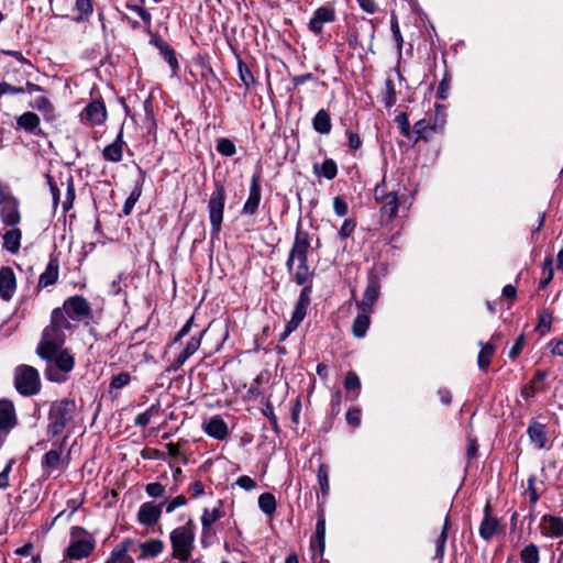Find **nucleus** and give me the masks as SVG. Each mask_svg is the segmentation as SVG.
<instances>
[{
    "mask_svg": "<svg viewBox=\"0 0 563 563\" xmlns=\"http://www.w3.org/2000/svg\"><path fill=\"white\" fill-rule=\"evenodd\" d=\"M311 249V235L302 229L300 222L296 228L292 245L286 261L287 272L292 282L302 288L312 289L314 269L308 263V253Z\"/></svg>",
    "mask_w": 563,
    "mask_h": 563,
    "instance_id": "f257e3e1",
    "label": "nucleus"
},
{
    "mask_svg": "<svg viewBox=\"0 0 563 563\" xmlns=\"http://www.w3.org/2000/svg\"><path fill=\"white\" fill-rule=\"evenodd\" d=\"M225 198L227 191L224 185L220 181H216L214 190L212 191L208 202V211L212 233H219L221 231Z\"/></svg>",
    "mask_w": 563,
    "mask_h": 563,
    "instance_id": "f8f14e48",
    "label": "nucleus"
},
{
    "mask_svg": "<svg viewBox=\"0 0 563 563\" xmlns=\"http://www.w3.org/2000/svg\"><path fill=\"white\" fill-rule=\"evenodd\" d=\"M479 345L482 349L477 355V365L482 371L487 372L492 363V357L495 354V346L490 342H479Z\"/></svg>",
    "mask_w": 563,
    "mask_h": 563,
    "instance_id": "ea45409f",
    "label": "nucleus"
},
{
    "mask_svg": "<svg viewBox=\"0 0 563 563\" xmlns=\"http://www.w3.org/2000/svg\"><path fill=\"white\" fill-rule=\"evenodd\" d=\"M318 483L323 496H327L330 490L329 484V466L327 464H320L317 472Z\"/></svg>",
    "mask_w": 563,
    "mask_h": 563,
    "instance_id": "3c124183",
    "label": "nucleus"
},
{
    "mask_svg": "<svg viewBox=\"0 0 563 563\" xmlns=\"http://www.w3.org/2000/svg\"><path fill=\"white\" fill-rule=\"evenodd\" d=\"M80 122L88 126L101 125L106 122L108 112L102 99L91 100L80 112Z\"/></svg>",
    "mask_w": 563,
    "mask_h": 563,
    "instance_id": "2eb2a0df",
    "label": "nucleus"
},
{
    "mask_svg": "<svg viewBox=\"0 0 563 563\" xmlns=\"http://www.w3.org/2000/svg\"><path fill=\"white\" fill-rule=\"evenodd\" d=\"M131 374L128 372H121L117 375H113L109 384L110 393L114 389H121L128 386L131 383Z\"/></svg>",
    "mask_w": 563,
    "mask_h": 563,
    "instance_id": "603ef678",
    "label": "nucleus"
},
{
    "mask_svg": "<svg viewBox=\"0 0 563 563\" xmlns=\"http://www.w3.org/2000/svg\"><path fill=\"white\" fill-rule=\"evenodd\" d=\"M77 405L71 398H63L52 402L47 415L46 433L56 438L73 423L76 416Z\"/></svg>",
    "mask_w": 563,
    "mask_h": 563,
    "instance_id": "20e7f679",
    "label": "nucleus"
},
{
    "mask_svg": "<svg viewBox=\"0 0 563 563\" xmlns=\"http://www.w3.org/2000/svg\"><path fill=\"white\" fill-rule=\"evenodd\" d=\"M312 128L317 133L329 134L332 130L330 113L324 109H320L312 119Z\"/></svg>",
    "mask_w": 563,
    "mask_h": 563,
    "instance_id": "f704fd0d",
    "label": "nucleus"
},
{
    "mask_svg": "<svg viewBox=\"0 0 563 563\" xmlns=\"http://www.w3.org/2000/svg\"><path fill=\"white\" fill-rule=\"evenodd\" d=\"M163 504H155L154 501L143 503L137 511V522L144 527H154L162 517Z\"/></svg>",
    "mask_w": 563,
    "mask_h": 563,
    "instance_id": "f3484780",
    "label": "nucleus"
},
{
    "mask_svg": "<svg viewBox=\"0 0 563 563\" xmlns=\"http://www.w3.org/2000/svg\"><path fill=\"white\" fill-rule=\"evenodd\" d=\"M444 125L443 110L440 106H437L433 114H427L413 124V137L411 140L415 144L419 141L429 142L435 134L443 132Z\"/></svg>",
    "mask_w": 563,
    "mask_h": 563,
    "instance_id": "0eeeda50",
    "label": "nucleus"
},
{
    "mask_svg": "<svg viewBox=\"0 0 563 563\" xmlns=\"http://www.w3.org/2000/svg\"><path fill=\"white\" fill-rule=\"evenodd\" d=\"M202 430L216 440H224L229 434L228 424L220 416H213L203 422Z\"/></svg>",
    "mask_w": 563,
    "mask_h": 563,
    "instance_id": "a878e982",
    "label": "nucleus"
},
{
    "mask_svg": "<svg viewBox=\"0 0 563 563\" xmlns=\"http://www.w3.org/2000/svg\"><path fill=\"white\" fill-rule=\"evenodd\" d=\"M74 21L77 23L88 22L93 13L92 0H76L74 4Z\"/></svg>",
    "mask_w": 563,
    "mask_h": 563,
    "instance_id": "72a5a7b5",
    "label": "nucleus"
},
{
    "mask_svg": "<svg viewBox=\"0 0 563 563\" xmlns=\"http://www.w3.org/2000/svg\"><path fill=\"white\" fill-rule=\"evenodd\" d=\"M552 323V314L548 310H542L538 316L537 330L542 334L549 332Z\"/></svg>",
    "mask_w": 563,
    "mask_h": 563,
    "instance_id": "13d9d810",
    "label": "nucleus"
},
{
    "mask_svg": "<svg viewBox=\"0 0 563 563\" xmlns=\"http://www.w3.org/2000/svg\"><path fill=\"white\" fill-rule=\"evenodd\" d=\"M150 44L155 46L162 57L166 60V63L169 65L172 70H176L179 67L178 59L176 56L175 49L159 35L157 34H151Z\"/></svg>",
    "mask_w": 563,
    "mask_h": 563,
    "instance_id": "b1692460",
    "label": "nucleus"
},
{
    "mask_svg": "<svg viewBox=\"0 0 563 563\" xmlns=\"http://www.w3.org/2000/svg\"><path fill=\"white\" fill-rule=\"evenodd\" d=\"M46 362L44 371L47 380L63 384L68 380L75 367V357L69 349L64 346L55 349L51 357H41Z\"/></svg>",
    "mask_w": 563,
    "mask_h": 563,
    "instance_id": "39448f33",
    "label": "nucleus"
},
{
    "mask_svg": "<svg viewBox=\"0 0 563 563\" xmlns=\"http://www.w3.org/2000/svg\"><path fill=\"white\" fill-rule=\"evenodd\" d=\"M126 8L136 12L140 15V18L142 19V21L145 24V26L147 27V30H150L151 23H152V15L146 9H144L143 5L128 3Z\"/></svg>",
    "mask_w": 563,
    "mask_h": 563,
    "instance_id": "e2e57ef3",
    "label": "nucleus"
},
{
    "mask_svg": "<svg viewBox=\"0 0 563 563\" xmlns=\"http://www.w3.org/2000/svg\"><path fill=\"white\" fill-rule=\"evenodd\" d=\"M238 70L240 80L246 88H250L256 84V80L251 69L241 58L238 59Z\"/></svg>",
    "mask_w": 563,
    "mask_h": 563,
    "instance_id": "de8ad7c7",
    "label": "nucleus"
},
{
    "mask_svg": "<svg viewBox=\"0 0 563 563\" xmlns=\"http://www.w3.org/2000/svg\"><path fill=\"white\" fill-rule=\"evenodd\" d=\"M371 313L372 312H363L362 311L353 320L352 333L355 338L361 339V338L365 336V334L369 328V324H371V318H369Z\"/></svg>",
    "mask_w": 563,
    "mask_h": 563,
    "instance_id": "58836bf2",
    "label": "nucleus"
},
{
    "mask_svg": "<svg viewBox=\"0 0 563 563\" xmlns=\"http://www.w3.org/2000/svg\"><path fill=\"white\" fill-rule=\"evenodd\" d=\"M187 498L185 495H178L175 498H172L170 500H164L162 501L163 507L167 514H172L175 511L178 507L185 506L187 504Z\"/></svg>",
    "mask_w": 563,
    "mask_h": 563,
    "instance_id": "bf43d9fd",
    "label": "nucleus"
},
{
    "mask_svg": "<svg viewBox=\"0 0 563 563\" xmlns=\"http://www.w3.org/2000/svg\"><path fill=\"white\" fill-rule=\"evenodd\" d=\"M313 173L318 177H324L328 180H332L338 175V165L334 159L325 158L321 165H313Z\"/></svg>",
    "mask_w": 563,
    "mask_h": 563,
    "instance_id": "e433bc0d",
    "label": "nucleus"
},
{
    "mask_svg": "<svg viewBox=\"0 0 563 563\" xmlns=\"http://www.w3.org/2000/svg\"><path fill=\"white\" fill-rule=\"evenodd\" d=\"M450 526H451L450 517H449V515H446L442 531L435 540V558H438V559H442L444 555Z\"/></svg>",
    "mask_w": 563,
    "mask_h": 563,
    "instance_id": "37998d69",
    "label": "nucleus"
},
{
    "mask_svg": "<svg viewBox=\"0 0 563 563\" xmlns=\"http://www.w3.org/2000/svg\"><path fill=\"white\" fill-rule=\"evenodd\" d=\"M97 548V540L92 532L81 526L69 529L68 545L63 551V561H81L92 555Z\"/></svg>",
    "mask_w": 563,
    "mask_h": 563,
    "instance_id": "7ed1b4c3",
    "label": "nucleus"
},
{
    "mask_svg": "<svg viewBox=\"0 0 563 563\" xmlns=\"http://www.w3.org/2000/svg\"><path fill=\"white\" fill-rule=\"evenodd\" d=\"M161 411V404L157 401L151 405L144 412L137 415L134 419V424L141 428H145L150 424L151 419L158 415Z\"/></svg>",
    "mask_w": 563,
    "mask_h": 563,
    "instance_id": "79ce46f5",
    "label": "nucleus"
},
{
    "mask_svg": "<svg viewBox=\"0 0 563 563\" xmlns=\"http://www.w3.org/2000/svg\"><path fill=\"white\" fill-rule=\"evenodd\" d=\"M541 532L551 538L563 537V519L558 516L544 515L540 522Z\"/></svg>",
    "mask_w": 563,
    "mask_h": 563,
    "instance_id": "cd10ccee",
    "label": "nucleus"
},
{
    "mask_svg": "<svg viewBox=\"0 0 563 563\" xmlns=\"http://www.w3.org/2000/svg\"><path fill=\"white\" fill-rule=\"evenodd\" d=\"M312 289L310 287L302 288L298 300L295 305V309L291 313L290 320L287 322L284 332L280 334L279 340L285 341L288 335L294 332L302 322L307 314V309L310 305V296H311Z\"/></svg>",
    "mask_w": 563,
    "mask_h": 563,
    "instance_id": "ddd939ff",
    "label": "nucleus"
},
{
    "mask_svg": "<svg viewBox=\"0 0 563 563\" xmlns=\"http://www.w3.org/2000/svg\"><path fill=\"white\" fill-rule=\"evenodd\" d=\"M8 228L2 234V249L11 254H16L21 247L22 230L19 225Z\"/></svg>",
    "mask_w": 563,
    "mask_h": 563,
    "instance_id": "c85d7f7f",
    "label": "nucleus"
},
{
    "mask_svg": "<svg viewBox=\"0 0 563 563\" xmlns=\"http://www.w3.org/2000/svg\"><path fill=\"white\" fill-rule=\"evenodd\" d=\"M67 435H64L60 441L54 444L49 451H47L41 461V467L43 473L48 477L53 471H62L66 468L68 462L63 457V448L66 443Z\"/></svg>",
    "mask_w": 563,
    "mask_h": 563,
    "instance_id": "4468645a",
    "label": "nucleus"
},
{
    "mask_svg": "<svg viewBox=\"0 0 563 563\" xmlns=\"http://www.w3.org/2000/svg\"><path fill=\"white\" fill-rule=\"evenodd\" d=\"M33 109L42 112L46 120L54 119V106L47 97L41 96L34 99L30 104Z\"/></svg>",
    "mask_w": 563,
    "mask_h": 563,
    "instance_id": "a19ab883",
    "label": "nucleus"
},
{
    "mask_svg": "<svg viewBox=\"0 0 563 563\" xmlns=\"http://www.w3.org/2000/svg\"><path fill=\"white\" fill-rule=\"evenodd\" d=\"M165 549V544L159 539H150L139 544V560L154 559L158 556Z\"/></svg>",
    "mask_w": 563,
    "mask_h": 563,
    "instance_id": "2f4dec72",
    "label": "nucleus"
},
{
    "mask_svg": "<svg viewBox=\"0 0 563 563\" xmlns=\"http://www.w3.org/2000/svg\"><path fill=\"white\" fill-rule=\"evenodd\" d=\"M59 277V261L57 256L51 255L45 271L40 275L37 290L54 286Z\"/></svg>",
    "mask_w": 563,
    "mask_h": 563,
    "instance_id": "5701e85b",
    "label": "nucleus"
},
{
    "mask_svg": "<svg viewBox=\"0 0 563 563\" xmlns=\"http://www.w3.org/2000/svg\"><path fill=\"white\" fill-rule=\"evenodd\" d=\"M132 544L133 540L128 538L112 549L110 555L115 563H134V560L128 554Z\"/></svg>",
    "mask_w": 563,
    "mask_h": 563,
    "instance_id": "c9c22d12",
    "label": "nucleus"
},
{
    "mask_svg": "<svg viewBox=\"0 0 563 563\" xmlns=\"http://www.w3.org/2000/svg\"><path fill=\"white\" fill-rule=\"evenodd\" d=\"M499 520L490 515V505L486 504L484 518L478 529L481 538L485 541H489L499 531Z\"/></svg>",
    "mask_w": 563,
    "mask_h": 563,
    "instance_id": "393cba45",
    "label": "nucleus"
},
{
    "mask_svg": "<svg viewBox=\"0 0 563 563\" xmlns=\"http://www.w3.org/2000/svg\"><path fill=\"white\" fill-rule=\"evenodd\" d=\"M527 434L531 441L538 449H544L548 445V433L545 424L540 423L536 420H531L529 427L527 429Z\"/></svg>",
    "mask_w": 563,
    "mask_h": 563,
    "instance_id": "c756f323",
    "label": "nucleus"
},
{
    "mask_svg": "<svg viewBox=\"0 0 563 563\" xmlns=\"http://www.w3.org/2000/svg\"><path fill=\"white\" fill-rule=\"evenodd\" d=\"M126 143L123 140V125L121 126L115 140L102 150V158L109 163H120L123 159V152Z\"/></svg>",
    "mask_w": 563,
    "mask_h": 563,
    "instance_id": "4be33fe9",
    "label": "nucleus"
},
{
    "mask_svg": "<svg viewBox=\"0 0 563 563\" xmlns=\"http://www.w3.org/2000/svg\"><path fill=\"white\" fill-rule=\"evenodd\" d=\"M77 324L68 318H64L59 311L52 310L49 323L43 329L41 340L36 346V354L40 357H51L55 349L64 346L67 332L73 333Z\"/></svg>",
    "mask_w": 563,
    "mask_h": 563,
    "instance_id": "f03ea898",
    "label": "nucleus"
},
{
    "mask_svg": "<svg viewBox=\"0 0 563 563\" xmlns=\"http://www.w3.org/2000/svg\"><path fill=\"white\" fill-rule=\"evenodd\" d=\"M217 151L227 157H231L236 153L235 144L227 137H221L217 141Z\"/></svg>",
    "mask_w": 563,
    "mask_h": 563,
    "instance_id": "6e6d98bb",
    "label": "nucleus"
},
{
    "mask_svg": "<svg viewBox=\"0 0 563 563\" xmlns=\"http://www.w3.org/2000/svg\"><path fill=\"white\" fill-rule=\"evenodd\" d=\"M0 221L3 227H16L22 222L19 199L11 192L10 187L0 181Z\"/></svg>",
    "mask_w": 563,
    "mask_h": 563,
    "instance_id": "9d476101",
    "label": "nucleus"
},
{
    "mask_svg": "<svg viewBox=\"0 0 563 563\" xmlns=\"http://www.w3.org/2000/svg\"><path fill=\"white\" fill-rule=\"evenodd\" d=\"M145 492L148 497L157 499L164 497L166 489L163 484L154 482L145 485Z\"/></svg>",
    "mask_w": 563,
    "mask_h": 563,
    "instance_id": "680f3d73",
    "label": "nucleus"
},
{
    "mask_svg": "<svg viewBox=\"0 0 563 563\" xmlns=\"http://www.w3.org/2000/svg\"><path fill=\"white\" fill-rule=\"evenodd\" d=\"M195 525L191 519H189L184 526L172 530L169 534L173 550L172 556L180 562L188 561L195 549Z\"/></svg>",
    "mask_w": 563,
    "mask_h": 563,
    "instance_id": "423d86ee",
    "label": "nucleus"
},
{
    "mask_svg": "<svg viewBox=\"0 0 563 563\" xmlns=\"http://www.w3.org/2000/svg\"><path fill=\"white\" fill-rule=\"evenodd\" d=\"M20 93H24L23 87L12 86L7 81L0 82V98L3 95H20Z\"/></svg>",
    "mask_w": 563,
    "mask_h": 563,
    "instance_id": "774afa93",
    "label": "nucleus"
},
{
    "mask_svg": "<svg viewBox=\"0 0 563 563\" xmlns=\"http://www.w3.org/2000/svg\"><path fill=\"white\" fill-rule=\"evenodd\" d=\"M520 560L523 563H539V561H540L539 548L533 543L526 545L520 552Z\"/></svg>",
    "mask_w": 563,
    "mask_h": 563,
    "instance_id": "09e8293b",
    "label": "nucleus"
},
{
    "mask_svg": "<svg viewBox=\"0 0 563 563\" xmlns=\"http://www.w3.org/2000/svg\"><path fill=\"white\" fill-rule=\"evenodd\" d=\"M333 210L336 216L345 217L349 212V206L346 201L341 197H334L333 199Z\"/></svg>",
    "mask_w": 563,
    "mask_h": 563,
    "instance_id": "338daca9",
    "label": "nucleus"
},
{
    "mask_svg": "<svg viewBox=\"0 0 563 563\" xmlns=\"http://www.w3.org/2000/svg\"><path fill=\"white\" fill-rule=\"evenodd\" d=\"M383 101L387 108L393 107L397 101L395 85L390 78H387L385 80V92H384Z\"/></svg>",
    "mask_w": 563,
    "mask_h": 563,
    "instance_id": "5fc2aeb1",
    "label": "nucleus"
},
{
    "mask_svg": "<svg viewBox=\"0 0 563 563\" xmlns=\"http://www.w3.org/2000/svg\"><path fill=\"white\" fill-rule=\"evenodd\" d=\"M202 334L203 331L200 332L198 336L194 335L190 338L185 349L173 361L170 369L178 371L185 364V362L198 351L201 344Z\"/></svg>",
    "mask_w": 563,
    "mask_h": 563,
    "instance_id": "bb28decb",
    "label": "nucleus"
},
{
    "mask_svg": "<svg viewBox=\"0 0 563 563\" xmlns=\"http://www.w3.org/2000/svg\"><path fill=\"white\" fill-rule=\"evenodd\" d=\"M54 311H59L63 317L68 318L71 322H84L88 324L92 319V308L88 300L81 295H74L64 300L62 307H56Z\"/></svg>",
    "mask_w": 563,
    "mask_h": 563,
    "instance_id": "1a4fd4ad",
    "label": "nucleus"
},
{
    "mask_svg": "<svg viewBox=\"0 0 563 563\" xmlns=\"http://www.w3.org/2000/svg\"><path fill=\"white\" fill-rule=\"evenodd\" d=\"M40 122V117L36 113L27 111L16 118V129L24 130L25 132L34 135H40L42 133Z\"/></svg>",
    "mask_w": 563,
    "mask_h": 563,
    "instance_id": "7c9ffc66",
    "label": "nucleus"
},
{
    "mask_svg": "<svg viewBox=\"0 0 563 563\" xmlns=\"http://www.w3.org/2000/svg\"><path fill=\"white\" fill-rule=\"evenodd\" d=\"M142 195V183L137 181L136 185L134 186L133 190L131 191L130 196L126 198L124 205H123V208H122V212L124 216H129L135 203L137 202V200L140 199Z\"/></svg>",
    "mask_w": 563,
    "mask_h": 563,
    "instance_id": "49530a36",
    "label": "nucleus"
},
{
    "mask_svg": "<svg viewBox=\"0 0 563 563\" xmlns=\"http://www.w3.org/2000/svg\"><path fill=\"white\" fill-rule=\"evenodd\" d=\"M390 29H391V33H393V37L395 40L396 46H397L398 51H401L402 44H404V38H402L401 32L399 29L398 20L395 14H393L391 19H390Z\"/></svg>",
    "mask_w": 563,
    "mask_h": 563,
    "instance_id": "0e129e2a",
    "label": "nucleus"
},
{
    "mask_svg": "<svg viewBox=\"0 0 563 563\" xmlns=\"http://www.w3.org/2000/svg\"><path fill=\"white\" fill-rule=\"evenodd\" d=\"M346 421L350 426L357 428L361 424V409L352 407L346 412Z\"/></svg>",
    "mask_w": 563,
    "mask_h": 563,
    "instance_id": "69168bd1",
    "label": "nucleus"
},
{
    "mask_svg": "<svg viewBox=\"0 0 563 563\" xmlns=\"http://www.w3.org/2000/svg\"><path fill=\"white\" fill-rule=\"evenodd\" d=\"M379 289L380 285L377 278L369 277L362 300L356 302L357 308L363 312H372L373 306L379 297Z\"/></svg>",
    "mask_w": 563,
    "mask_h": 563,
    "instance_id": "412c9836",
    "label": "nucleus"
},
{
    "mask_svg": "<svg viewBox=\"0 0 563 563\" xmlns=\"http://www.w3.org/2000/svg\"><path fill=\"white\" fill-rule=\"evenodd\" d=\"M66 189L67 190H66L65 200L63 201V211L64 212H67L73 208V203H74V200L76 197L74 179L71 176H69L66 179Z\"/></svg>",
    "mask_w": 563,
    "mask_h": 563,
    "instance_id": "864d4df0",
    "label": "nucleus"
},
{
    "mask_svg": "<svg viewBox=\"0 0 563 563\" xmlns=\"http://www.w3.org/2000/svg\"><path fill=\"white\" fill-rule=\"evenodd\" d=\"M258 507L267 516H272L276 511V498L271 493H263L258 497Z\"/></svg>",
    "mask_w": 563,
    "mask_h": 563,
    "instance_id": "a18cd8bd",
    "label": "nucleus"
},
{
    "mask_svg": "<svg viewBox=\"0 0 563 563\" xmlns=\"http://www.w3.org/2000/svg\"><path fill=\"white\" fill-rule=\"evenodd\" d=\"M262 199L261 174L256 173L251 178L250 191L242 208V213L253 216L256 213Z\"/></svg>",
    "mask_w": 563,
    "mask_h": 563,
    "instance_id": "6ab92c4d",
    "label": "nucleus"
},
{
    "mask_svg": "<svg viewBox=\"0 0 563 563\" xmlns=\"http://www.w3.org/2000/svg\"><path fill=\"white\" fill-rule=\"evenodd\" d=\"M13 385L21 396L31 397L37 395L42 387L38 371L26 364L16 366L13 373Z\"/></svg>",
    "mask_w": 563,
    "mask_h": 563,
    "instance_id": "6e6552de",
    "label": "nucleus"
},
{
    "mask_svg": "<svg viewBox=\"0 0 563 563\" xmlns=\"http://www.w3.org/2000/svg\"><path fill=\"white\" fill-rule=\"evenodd\" d=\"M310 549L313 552V558L319 556L320 561H322L325 550V538L311 537Z\"/></svg>",
    "mask_w": 563,
    "mask_h": 563,
    "instance_id": "052dcab7",
    "label": "nucleus"
},
{
    "mask_svg": "<svg viewBox=\"0 0 563 563\" xmlns=\"http://www.w3.org/2000/svg\"><path fill=\"white\" fill-rule=\"evenodd\" d=\"M355 229H356L355 219H352V218L345 219L338 232L340 240L344 241L347 238L352 236Z\"/></svg>",
    "mask_w": 563,
    "mask_h": 563,
    "instance_id": "4d7b16f0",
    "label": "nucleus"
},
{
    "mask_svg": "<svg viewBox=\"0 0 563 563\" xmlns=\"http://www.w3.org/2000/svg\"><path fill=\"white\" fill-rule=\"evenodd\" d=\"M225 512L222 508V501L219 500V506L209 510L208 508L203 509L201 516V526H202V537L209 534L211 532L212 525L223 518Z\"/></svg>",
    "mask_w": 563,
    "mask_h": 563,
    "instance_id": "473e14b6",
    "label": "nucleus"
},
{
    "mask_svg": "<svg viewBox=\"0 0 563 563\" xmlns=\"http://www.w3.org/2000/svg\"><path fill=\"white\" fill-rule=\"evenodd\" d=\"M548 371L537 369L530 382L523 385L520 389V395L523 399L530 400L539 393H545L549 389V384L545 383Z\"/></svg>",
    "mask_w": 563,
    "mask_h": 563,
    "instance_id": "a211bd4d",
    "label": "nucleus"
},
{
    "mask_svg": "<svg viewBox=\"0 0 563 563\" xmlns=\"http://www.w3.org/2000/svg\"><path fill=\"white\" fill-rule=\"evenodd\" d=\"M336 19L335 9L331 4L321 5L313 12L308 29L314 35H320L323 32L324 23H332Z\"/></svg>",
    "mask_w": 563,
    "mask_h": 563,
    "instance_id": "dca6fc26",
    "label": "nucleus"
},
{
    "mask_svg": "<svg viewBox=\"0 0 563 563\" xmlns=\"http://www.w3.org/2000/svg\"><path fill=\"white\" fill-rule=\"evenodd\" d=\"M344 388L347 391V398L350 400H356L360 396L361 391V380L358 375L350 371L346 373L345 379H344Z\"/></svg>",
    "mask_w": 563,
    "mask_h": 563,
    "instance_id": "4c0bfd02",
    "label": "nucleus"
},
{
    "mask_svg": "<svg viewBox=\"0 0 563 563\" xmlns=\"http://www.w3.org/2000/svg\"><path fill=\"white\" fill-rule=\"evenodd\" d=\"M395 122L397 123V126L401 135L406 136L409 140L413 137V128L411 129L410 126L407 113L401 112L397 114L395 118Z\"/></svg>",
    "mask_w": 563,
    "mask_h": 563,
    "instance_id": "8fccbe9b",
    "label": "nucleus"
},
{
    "mask_svg": "<svg viewBox=\"0 0 563 563\" xmlns=\"http://www.w3.org/2000/svg\"><path fill=\"white\" fill-rule=\"evenodd\" d=\"M374 198L379 206L382 219L391 220L396 218L399 207V196L395 190H389L385 177L376 185L374 189Z\"/></svg>",
    "mask_w": 563,
    "mask_h": 563,
    "instance_id": "9b49d317",
    "label": "nucleus"
},
{
    "mask_svg": "<svg viewBox=\"0 0 563 563\" xmlns=\"http://www.w3.org/2000/svg\"><path fill=\"white\" fill-rule=\"evenodd\" d=\"M554 269H553V260L552 257H547L542 265L541 278L538 285V289H544L553 279Z\"/></svg>",
    "mask_w": 563,
    "mask_h": 563,
    "instance_id": "c03bdc74",
    "label": "nucleus"
},
{
    "mask_svg": "<svg viewBox=\"0 0 563 563\" xmlns=\"http://www.w3.org/2000/svg\"><path fill=\"white\" fill-rule=\"evenodd\" d=\"M16 290V278L10 266L0 267V299L10 301Z\"/></svg>",
    "mask_w": 563,
    "mask_h": 563,
    "instance_id": "aec40b11",
    "label": "nucleus"
}]
</instances>
